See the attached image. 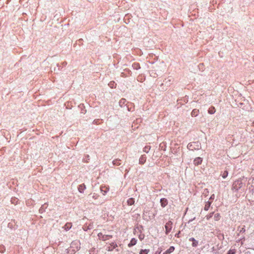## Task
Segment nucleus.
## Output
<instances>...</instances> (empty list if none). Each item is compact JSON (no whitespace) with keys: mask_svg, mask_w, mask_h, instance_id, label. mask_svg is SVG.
<instances>
[{"mask_svg":"<svg viewBox=\"0 0 254 254\" xmlns=\"http://www.w3.org/2000/svg\"><path fill=\"white\" fill-rule=\"evenodd\" d=\"M100 235H102V234H100V235H99V236L100 237Z\"/></svg>","mask_w":254,"mask_h":254,"instance_id":"393cba45","label":"nucleus"},{"mask_svg":"<svg viewBox=\"0 0 254 254\" xmlns=\"http://www.w3.org/2000/svg\"><path fill=\"white\" fill-rule=\"evenodd\" d=\"M175 250V248L173 246L170 247L169 249H168L166 252H165L163 254H170L174 252Z\"/></svg>","mask_w":254,"mask_h":254,"instance_id":"0eeeda50","label":"nucleus"},{"mask_svg":"<svg viewBox=\"0 0 254 254\" xmlns=\"http://www.w3.org/2000/svg\"><path fill=\"white\" fill-rule=\"evenodd\" d=\"M100 189L103 195H105V194L109 190V187L106 186H101Z\"/></svg>","mask_w":254,"mask_h":254,"instance_id":"7ed1b4c3","label":"nucleus"},{"mask_svg":"<svg viewBox=\"0 0 254 254\" xmlns=\"http://www.w3.org/2000/svg\"><path fill=\"white\" fill-rule=\"evenodd\" d=\"M148 250H141L139 253V254H147Z\"/></svg>","mask_w":254,"mask_h":254,"instance_id":"f3484780","label":"nucleus"},{"mask_svg":"<svg viewBox=\"0 0 254 254\" xmlns=\"http://www.w3.org/2000/svg\"><path fill=\"white\" fill-rule=\"evenodd\" d=\"M202 159L200 157H197L193 160V163L195 165L197 166L202 163Z\"/></svg>","mask_w":254,"mask_h":254,"instance_id":"f03ea898","label":"nucleus"},{"mask_svg":"<svg viewBox=\"0 0 254 254\" xmlns=\"http://www.w3.org/2000/svg\"><path fill=\"white\" fill-rule=\"evenodd\" d=\"M161 205L162 207H165L168 204V200L166 198H163L160 200Z\"/></svg>","mask_w":254,"mask_h":254,"instance_id":"20e7f679","label":"nucleus"},{"mask_svg":"<svg viewBox=\"0 0 254 254\" xmlns=\"http://www.w3.org/2000/svg\"><path fill=\"white\" fill-rule=\"evenodd\" d=\"M172 223H166V225H165V228H166V233H168L170 229H171V224Z\"/></svg>","mask_w":254,"mask_h":254,"instance_id":"2eb2a0df","label":"nucleus"},{"mask_svg":"<svg viewBox=\"0 0 254 254\" xmlns=\"http://www.w3.org/2000/svg\"><path fill=\"white\" fill-rule=\"evenodd\" d=\"M146 157L145 155H142L139 160V163L140 164H143L146 162Z\"/></svg>","mask_w":254,"mask_h":254,"instance_id":"423d86ee","label":"nucleus"},{"mask_svg":"<svg viewBox=\"0 0 254 254\" xmlns=\"http://www.w3.org/2000/svg\"><path fill=\"white\" fill-rule=\"evenodd\" d=\"M86 189V186L84 184H81L79 185L78 187V191L81 192L83 193L84 190Z\"/></svg>","mask_w":254,"mask_h":254,"instance_id":"39448f33","label":"nucleus"},{"mask_svg":"<svg viewBox=\"0 0 254 254\" xmlns=\"http://www.w3.org/2000/svg\"><path fill=\"white\" fill-rule=\"evenodd\" d=\"M213 196H214V194H213V195L211 196L210 198H213Z\"/></svg>","mask_w":254,"mask_h":254,"instance_id":"5701e85b","label":"nucleus"},{"mask_svg":"<svg viewBox=\"0 0 254 254\" xmlns=\"http://www.w3.org/2000/svg\"><path fill=\"white\" fill-rule=\"evenodd\" d=\"M235 251L234 250H230L228 251L227 254H235Z\"/></svg>","mask_w":254,"mask_h":254,"instance_id":"6ab92c4d","label":"nucleus"},{"mask_svg":"<svg viewBox=\"0 0 254 254\" xmlns=\"http://www.w3.org/2000/svg\"><path fill=\"white\" fill-rule=\"evenodd\" d=\"M220 219V215L218 213H216L214 215V221H218Z\"/></svg>","mask_w":254,"mask_h":254,"instance_id":"ddd939ff","label":"nucleus"},{"mask_svg":"<svg viewBox=\"0 0 254 254\" xmlns=\"http://www.w3.org/2000/svg\"><path fill=\"white\" fill-rule=\"evenodd\" d=\"M127 203L129 205H133L134 203V200L133 198H129L127 201Z\"/></svg>","mask_w":254,"mask_h":254,"instance_id":"f8f14e48","label":"nucleus"},{"mask_svg":"<svg viewBox=\"0 0 254 254\" xmlns=\"http://www.w3.org/2000/svg\"><path fill=\"white\" fill-rule=\"evenodd\" d=\"M136 240H135V239H132L129 244H128V246L131 247L135 245L136 243Z\"/></svg>","mask_w":254,"mask_h":254,"instance_id":"4468645a","label":"nucleus"},{"mask_svg":"<svg viewBox=\"0 0 254 254\" xmlns=\"http://www.w3.org/2000/svg\"><path fill=\"white\" fill-rule=\"evenodd\" d=\"M179 233H180V232ZM179 233H178L177 234H176V236H177L178 237H179Z\"/></svg>","mask_w":254,"mask_h":254,"instance_id":"4be33fe9","label":"nucleus"},{"mask_svg":"<svg viewBox=\"0 0 254 254\" xmlns=\"http://www.w3.org/2000/svg\"><path fill=\"white\" fill-rule=\"evenodd\" d=\"M228 174V171H225L224 172V173H223V174H222V177H223V178H224V179L226 178L227 177Z\"/></svg>","mask_w":254,"mask_h":254,"instance_id":"a211bd4d","label":"nucleus"},{"mask_svg":"<svg viewBox=\"0 0 254 254\" xmlns=\"http://www.w3.org/2000/svg\"><path fill=\"white\" fill-rule=\"evenodd\" d=\"M199 112V110L198 109H193L191 113V116L196 117L198 115Z\"/></svg>","mask_w":254,"mask_h":254,"instance_id":"6e6552de","label":"nucleus"},{"mask_svg":"<svg viewBox=\"0 0 254 254\" xmlns=\"http://www.w3.org/2000/svg\"><path fill=\"white\" fill-rule=\"evenodd\" d=\"M190 241L192 242V246L194 247H196L198 245V241L195 240L193 238L190 239Z\"/></svg>","mask_w":254,"mask_h":254,"instance_id":"1a4fd4ad","label":"nucleus"},{"mask_svg":"<svg viewBox=\"0 0 254 254\" xmlns=\"http://www.w3.org/2000/svg\"><path fill=\"white\" fill-rule=\"evenodd\" d=\"M215 109L214 108V107L213 106H211V107H210L208 110V112L209 114H213L215 113Z\"/></svg>","mask_w":254,"mask_h":254,"instance_id":"9b49d317","label":"nucleus"},{"mask_svg":"<svg viewBox=\"0 0 254 254\" xmlns=\"http://www.w3.org/2000/svg\"><path fill=\"white\" fill-rule=\"evenodd\" d=\"M211 204V202H210V201L206 202L205 204V206H204V209L205 211L208 210V209H209V208L210 207Z\"/></svg>","mask_w":254,"mask_h":254,"instance_id":"9d476101","label":"nucleus"},{"mask_svg":"<svg viewBox=\"0 0 254 254\" xmlns=\"http://www.w3.org/2000/svg\"><path fill=\"white\" fill-rule=\"evenodd\" d=\"M64 227H65V230H67L69 229L71 227V223H66V224L64 225Z\"/></svg>","mask_w":254,"mask_h":254,"instance_id":"dca6fc26","label":"nucleus"},{"mask_svg":"<svg viewBox=\"0 0 254 254\" xmlns=\"http://www.w3.org/2000/svg\"><path fill=\"white\" fill-rule=\"evenodd\" d=\"M242 186V182L241 181L237 180L235 181L233 184L232 188L234 189H236L238 190L239 189L241 188Z\"/></svg>","mask_w":254,"mask_h":254,"instance_id":"f257e3e1","label":"nucleus"},{"mask_svg":"<svg viewBox=\"0 0 254 254\" xmlns=\"http://www.w3.org/2000/svg\"><path fill=\"white\" fill-rule=\"evenodd\" d=\"M100 235H102V234H100V235H99V236L100 237Z\"/></svg>","mask_w":254,"mask_h":254,"instance_id":"b1692460","label":"nucleus"},{"mask_svg":"<svg viewBox=\"0 0 254 254\" xmlns=\"http://www.w3.org/2000/svg\"><path fill=\"white\" fill-rule=\"evenodd\" d=\"M213 214V213H212V214H210L209 215H208V216H207V220H209V219H210V218L212 216Z\"/></svg>","mask_w":254,"mask_h":254,"instance_id":"412c9836","label":"nucleus"},{"mask_svg":"<svg viewBox=\"0 0 254 254\" xmlns=\"http://www.w3.org/2000/svg\"><path fill=\"white\" fill-rule=\"evenodd\" d=\"M133 66H134V67L135 68H137L138 67H139V64H133Z\"/></svg>","mask_w":254,"mask_h":254,"instance_id":"aec40b11","label":"nucleus"}]
</instances>
